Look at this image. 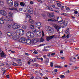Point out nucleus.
<instances>
[{
  "label": "nucleus",
  "mask_w": 79,
  "mask_h": 79,
  "mask_svg": "<svg viewBox=\"0 0 79 79\" xmlns=\"http://www.w3.org/2000/svg\"><path fill=\"white\" fill-rule=\"evenodd\" d=\"M46 64H48V62H47V61H46L45 62H44Z\"/></svg>",
  "instance_id": "obj_56"
},
{
  "label": "nucleus",
  "mask_w": 79,
  "mask_h": 79,
  "mask_svg": "<svg viewBox=\"0 0 79 79\" xmlns=\"http://www.w3.org/2000/svg\"><path fill=\"white\" fill-rule=\"evenodd\" d=\"M25 15L27 16V17H28L29 15V14L27 13H26L25 14Z\"/></svg>",
  "instance_id": "obj_44"
},
{
  "label": "nucleus",
  "mask_w": 79,
  "mask_h": 79,
  "mask_svg": "<svg viewBox=\"0 0 79 79\" xmlns=\"http://www.w3.org/2000/svg\"><path fill=\"white\" fill-rule=\"evenodd\" d=\"M11 52V53H15V51H12Z\"/></svg>",
  "instance_id": "obj_64"
},
{
  "label": "nucleus",
  "mask_w": 79,
  "mask_h": 79,
  "mask_svg": "<svg viewBox=\"0 0 79 79\" xmlns=\"http://www.w3.org/2000/svg\"><path fill=\"white\" fill-rule=\"evenodd\" d=\"M14 6L15 7H18L19 6V4L18 2H15L14 3Z\"/></svg>",
  "instance_id": "obj_20"
},
{
  "label": "nucleus",
  "mask_w": 79,
  "mask_h": 79,
  "mask_svg": "<svg viewBox=\"0 0 79 79\" xmlns=\"http://www.w3.org/2000/svg\"><path fill=\"white\" fill-rule=\"evenodd\" d=\"M9 16H6L4 17H2V18H0V24H3L5 23V21H5H6V19H9L10 18H9Z\"/></svg>",
  "instance_id": "obj_2"
},
{
  "label": "nucleus",
  "mask_w": 79,
  "mask_h": 79,
  "mask_svg": "<svg viewBox=\"0 0 79 79\" xmlns=\"http://www.w3.org/2000/svg\"><path fill=\"white\" fill-rule=\"evenodd\" d=\"M12 65H13V66H18V64H16V63H15V62H13L12 63Z\"/></svg>",
  "instance_id": "obj_34"
},
{
  "label": "nucleus",
  "mask_w": 79,
  "mask_h": 79,
  "mask_svg": "<svg viewBox=\"0 0 79 79\" xmlns=\"http://www.w3.org/2000/svg\"><path fill=\"white\" fill-rule=\"evenodd\" d=\"M30 4H31V5H32V4H33V3H34V2L32 1H31L30 2Z\"/></svg>",
  "instance_id": "obj_49"
},
{
  "label": "nucleus",
  "mask_w": 79,
  "mask_h": 79,
  "mask_svg": "<svg viewBox=\"0 0 79 79\" xmlns=\"http://www.w3.org/2000/svg\"><path fill=\"white\" fill-rule=\"evenodd\" d=\"M7 35L8 37H11V36H12L14 34V32H8L6 34Z\"/></svg>",
  "instance_id": "obj_14"
},
{
  "label": "nucleus",
  "mask_w": 79,
  "mask_h": 79,
  "mask_svg": "<svg viewBox=\"0 0 79 79\" xmlns=\"http://www.w3.org/2000/svg\"><path fill=\"white\" fill-rule=\"evenodd\" d=\"M73 68L74 70H77L79 69V67H78L74 66L73 67Z\"/></svg>",
  "instance_id": "obj_23"
},
{
  "label": "nucleus",
  "mask_w": 79,
  "mask_h": 79,
  "mask_svg": "<svg viewBox=\"0 0 79 79\" xmlns=\"http://www.w3.org/2000/svg\"><path fill=\"white\" fill-rule=\"evenodd\" d=\"M54 37H55V35H53L50 36H47L46 37V40L47 41H49L50 40H51V39H53Z\"/></svg>",
  "instance_id": "obj_12"
},
{
  "label": "nucleus",
  "mask_w": 79,
  "mask_h": 79,
  "mask_svg": "<svg viewBox=\"0 0 79 79\" xmlns=\"http://www.w3.org/2000/svg\"><path fill=\"white\" fill-rule=\"evenodd\" d=\"M30 63H31V61H30V60H29L28 62V64H30Z\"/></svg>",
  "instance_id": "obj_60"
},
{
  "label": "nucleus",
  "mask_w": 79,
  "mask_h": 79,
  "mask_svg": "<svg viewBox=\"0 0 79 79\" xmlns=\"http://www.w3.org/2000/svg\"><path fill=\"white\" fill-rule=\"evenodd\" d=\"M12 28L14 29H17L20 28V25L16 24H14L12 25Z\"/></svg>",
  "instance_id": "obj_6"
},
{
  "label": "nucleus",
  "mask_w": 79,
  "mask_h": 79,
  "mask_svg": "<svg viewBox=\"0 0 79 79\" xmlns=\"http://www.w3.org/2000/svg\"><path fill=\"white\" fill-rule=\"evenodd\" d=\"M18 64L19 66H21V64H22V63L21 62H19L18 63Z\"/></svg>",
  "instance_id": "obj_42"
},
{
  "label": "nucleus",
  "mask_w": 79,
  "mask_h": 79,
  "mask_svg": "<svg viewBox=\"0 0 79 79\" xmlns=\"http://www.w3.org/2000/svg\"><path fill=\"white\" fill-rule=\"evenodd\" d=\"M32 31L34 32V33L36 32V30L35 29V28H33Z\"/></svg>",
  "instance_id": "obj_38"
},
{
  "label": "nucleus",
  "mask_w": 79,
  "mask_h": 79,
  "mask_svg": "<svg viewBox=\"0 0 79 79\" xmlns=\"http://www.w3.org/2000/svg\"><path fill=\"white\" fill-rule=\"evenodd\" d=\"M65 58H64V57H61V59L62 60H64Z\"/></svg>",
  "instance_id": "obj_55"
},
{
  "label": "nucleus",
  "mask_w": 79,
  "mask_h": 79,
  "mask_svg": "<svg viewBox=\"0 0 79 79\" xmlns=\"http://www.w3.org/2000/svg\"><path fill=\"white\" fill-rule=\"evenodd\" d=\"M26 41V38H20L19 40V42H22V43H24Z\"/></svg>",
  "instance_id": "obj_10"
},
{
  "label": "nucleus",
  "mask_w": 79,
  "mask_h": 79,
  "mask_svg": "<svg viewBox=\"0 0 79 79\" xmlns=\"http://www.w3.org/2000/svg\"><path fill=\"white\" fill-rule=\"evenodd\" d=\"M12 38L13 40H17V39H19V36L18 35H16L12 36Z\"/></svg>",
  "instance_id": "obj_18"
},
{
  "label": "nucleus",
  "mask_w": 79,
  "mask_h": 79,
  "mask_svg": "<svg viewBox=\"0 0 79 79\" xmlns=\"http://www.w3.org/2000/svg\"><path fill=\"white\" fill-rule=\"evenodd\" d=\"M69 61H71V62H73V61L72 60V59L71 58H69Z\"/></svg>",
  "instance_id": "obj_48"
},
{
  "label": "nucleus",
  "mask_w": 79,
  "mask_h": 79,
  "mask_svg": "<svg viewBox=\"0 0 79 79\" xmlns=\"http://www.w3.org/2000/svg\"><path fill=\"white\" fill-rule=\"evenodd\" d=\"M20 5L21 6H24V5H25V4L24 3L21 2L20 3Z\"/></svg>",
  "instance_id": "obj_31"
},
{
  "label": "nucleus",
  "mask_w": 79,
  "mask_h": 79,
  "mask_svg": "<svg viewBox=\"0 0 79 79\" xmlns=\"http://www.w3.org/2000/svg\"><path fill=\"white\" fill-rule=\"evenodd\" d=\"M13 14L11 12H9V17H12Z\"/></svg>",
  "instance_id": "obj_26"
},
{
  "label": "nucleus",
  "mask_w": 79,
  "mask_h": 79,
  "mask_svg": "<svg viewBox=\"0 0 79 79\" xmlns=\"http://www.w3.org/2000/svg\"><path fill=\"white\" fill-rule=\"evenodd\" d=\"M16 34V35H20V30H18L16 31L15 32Z\"/></svg>",
  "instance_id": "obj_21"
},
{
  "label": "nucleus",
  "mask_w": 79,
  "mask_h": 79,
  "mask_svg": "<svg viewBox=\"0 0 79 79\" xmlns=\"http://www.w3.org/2000/svg\"><path fill=\"white\" fill-rule=\"evenodd\" d=\"M69 10V8L68 7H67L66 9V10Z\"/></svg>",
  "instance_id": "obj_61"
},
{
  "label": "nucleus",
  "mask_w": 79,
  "mask_h": 79,
  "mask_svg": "<svg viewBox=\"0 0 79 79\" xmlns=\"http://www.w3.org/2000/svg\"><path fill=\"white\" fill-rule=\"evenodd\" d=\"M50 66L51 67H52L53 66V62H50Z\"/></svg>",
  "instance_id": "obj_45"
},
{
  "label": "nucleus",
  "mask_w": 79,
  "mask_h": 79,
  "mask_svg": "<svg viewBox=\"0 0 79 79\" xmlns=\"http://www.w3.org/2000/svg\"><path fill=\"white\" fill-rule=\"evenodd\" d=\"M32 41L31 40L28 39L26 40V42L27 44H28V45H31L32 42Z\"/></svg>",
  "instance_id": "obj_11"
},
{
  "label": "nucleus",
  "mask_w": 79,
  "mask_h": 79,
  "mask_svg": "<svg viewBox=\"0 0 79 79\" xmlns=\"http://www.w3.org/2000/svg\"><path fill=\"white\" fill-rule=\"evenodd\" d=\"M24 34V31L23 29L20 30V35H22Z\"/></svg>",
  "instance_id": "obj_19"
},
{
  "label": "nucleus",
  "mask_w": 79,
  "mask_h": 79,
  "mask_svg": "<svg viewBox=\"0 0 79 79\" xmlns=\"http://www.w3.org/2000/svg\"><path fill=\"white\" fill-rule=\"evenodd\" d=\"M50 7H52V8H55V6L53 5H50Z\"/></svg>",
  "instance_id": "obj_40"
},
{
  "label": "nucleus",
  "mask_w": 79,
  "mask_h": 79,
  "mask_svg": "<svg viewBox=\"0 0 79 79\" xmlns=\"http://www.w3.org/2000/svg\"><path fill=\"white\" fill-rule=\"evenodd\" d=\"M47 8L50 11H53V9L48 6H47Z\"/></svg>",
  "instance_id": "obj_25"
},
{
  "label": "nucleus",
  "mask_w": 79,
  "mask_h": 79,
  "mask_svg": "<svg viewBox=\"0 0 79 79\" xmlns=\"http://www.w3.org/2000/svg\"><path fill=\"white\" fill-rule=\"evenodd\" d=\"M45 45V44H41L39 45L38 47H40V46H44Z\"/></svg>",
  "instance_id": "obj_46"
},
{
  "label": "nucleus",
  "mask_w": 79,
  "mask_h": 79,
  "mask_svg": "<svg viewBox=\"0 0 79 79\" xmlns=\"http://www.w3.org/2000/svg\"><path fill=\"white\" fill-rule=\"evenodd\" d=\"M48 21H51V22H55V21H58L59 24H63V19L61 17H59L57 18V19H48Z\"/></svg>",
  "instance_id": "obj_1"
},
{
  "label": "nucleus",
  "mask_w": 79,
  "mask_h": 79,
  "mask_svg": "<svg viewBox=\"0 0 79 79\" xmlns=\"http://www.w3.org/2000/svg\"><path fill=\"white\" fill-rule=\"evenodd\" d=\"M51 17L52 18V19H54V17L53 16V15H51Z\"/></svg>",
  "instance_id": "obj_63"
},
{
  "label": "nucleus",
  "mask_w": 79,
  "mask_h": 79,
  "mask_svg": "<svg viewBox=\"0 0 79 79\" xmlns=\"http://www.w3.org/2000/svg\"><path fill=\"white\" fill-rule=\"evenodd\" d=\"M7 3L9 5L11 6L13 4V1L12 0H7Z\"/></svg>",
  "instance_id": "obj_8"
},
{
  "label": "nucleus",
  "mask_w": 79,
  "mask_h": 79,
  "mask_svg": "<svg viewBox=\"0 0 79 79\" xmlns=\"http://www.w3.org/2000/svg\"><path fill=\"white\" fill-rule=\"evenodd\" d=\"M60 77L61 78V79H63V78H64V77H65L64 76V75H60Z\"/></svg>",
  "instance_id": "obj_33"
},
{
  "label": "nucleus",
  "mask_w": 79,
  "mask_h": 79,
  "mask_svg": "<svg viewBox=\"0 0 79 79\" xmlns=\"http://www.w3.org/2000/svg\"><path fill=\"white\" fill-rule=\"evenodd\" d=\"M35 27H38V29H40L41 27H42V25H41V23L40 22L35 23Z\"/></svg>",
  "instance_id": "obj_5"
},
{
  "label": "nucleus",
  "mask_w": 79,
  "mask_h": 79,
  "mask_svg": "<svg viewBox=\"0 0 79 79\" xmlns=\"http://www.w3.org/2000/svg\"><path fill=\"white\" fill-rule=\"evenodd\" d=\"M33 53L35 54H37L38 53V52L36 51H35L33 52Z\"/></svg>",
  "instance_id": "obj_43"
},
{
  "label": "nucleus",
  "mask_w": 79,
  "mask_h": 79,
  "mask_svg": "<svg viewBox=\"0 0 79 79\" xmlns=\"http://www.w3.org/2000/svg\"><path fill=\"white\" fill-rule=\"evenodd\" d=\"M55 55V53H52L51 54V55L52 56H53V55Z\"/></svg>",
  "instance_id": "obj_57"
},
{
  "label": "nucleus",
  "mask_w": 79,
  "mask_h": 79,
  "mask_svg": "<svg viewBox=\"0 0 79 79\" xmlns=\"http://www.w3.org/2000/svg\"><path fill=\"white\" fill-rule=\"evenodd\" d=\"M9 10H16V8L15 7H11L9 8Z\"/></svg>",
  "instance_id": "obj_28"
},
{
  "label": "nucleus",
  "mask_w": 79,
  "mask_h": 79,
  "mask_svg": "<svg viewBox=\"0 0 79 79\" xmlns=\"http://www.w3.org/2000/svg\"><path fill=\"white\" fill-rule=\"evenodd\" d=\"M0 14L2 16H6V12L4 10H0Z\"/></svg>",
  "instance_id": "obj_9"
},
{
  "label": "nucleus",
  "mask_w": 79,
  "mask_h": 79,
  "mask_svg": "<svg viewBox=\"0 0 79 79\" xmlns=\"http://www.w3.org/2000/svg\"><path fill=\"white\" fill-rule=\"evenodd\" d=\"M57 5L58 6V7H61V4L59 3H57Z\"/></svg>",
  "instance_id": "obj_36"
},
{
  "label": "nucleus",
  "mask_w": 79,
  "mask_h": 79,
  "mask_svg": "<svg viewBox=\"0 0 79 79\" xmlns=\"http://www.w3.org/2000/svg\"><path fill=\"white\" fill-rule=\"evenodd\" d=\"M69 73V70H67L66 72V73L68 74Z\"/></svg>",
  "instance_id": "obj_50"
},
{
  "label": "nucleus",
  "mask_w": 79,
  "mask_h": 79,
  "mask_svg": "<svg viewBox=\"0 0 79 79\" xmlns=\"http://www.w3.org/2000/svg\"><path fill=\"white\" fill-rule=\"evenodd\" d=\"M54 27H55L57 31H60V27L58 26V25L57 24H54Z\"/></svg>",
  "instance_id": "obj_13"
},
{
  "label": "nucleus",
  "mask_w": 79,
  "mask_h": 79,
  "mask_svg": "<svg viewBox=\"0 0 79 79\" xmlns=\"http://www.w3.org/2000/svg\"><path fill=\"white\" fill-rule=\"evenodd\" d=\"M29 27L31 29H33L34 27V25H33L30 24V25Z\"/></svg>",
  "instance_id": "obj_27"
},
{
  "label": "nucleus",
  "mask_w": 79,
  "mask_h": 79,
  "mask_svg": "<svg viewBox=\"0 0 79 79\" xmlns=\"http://www.w3.org/2000/svg\"><path fill=\"white\" fill-rule=\"evenodd\" d=\"M8 20V21H13V19H11V18H9V19Z\"/></svg>",
  "instance_id": "obj_41"
},
{
  "label": "nucleus",
  "mask_w": 79,
  "mask_h": 79,
  "mask_svg": "<svg viewBox=\"0 0 79 79\" xmlns=\"http://www.w3.org/2000/svg\"><path fill=\"white\" fill-rule=\"evenodd\" d=\"M69 28H68V29H67L65 33L66 34H69V32H70V31L69 30Z\"/></svg>",
  "instance_id": "obj_32"
},
{
  "label": "nucleus",
  "mask_w": 79,
  "mask_h": 79,
  "mask_svg": "<svg viewBox=\"0 0 79 79\" xmlns=\"http://www.w3.org/2000/svg\"><path fill=\"white\" fill-rule=\"evenodd\" d=\"M6 27L8 29H10V28H11V25H10L9 24L6 26Z\"/></svg>",
  "instance_id": "obj_35"
},
{
  "label": "nucleus",
  "mask_w": 79,
  "mask_h": 79,
  "mask_svg": "<svg viewBox=\"0 0 79 79\" xmlns=\"http://www.w3.org/2000/svg\"><path fill=\"white\" fill-rule=\"evenodd\" d=\"M35 34L37 37H40L41 36V32L36 31Z\"/></svg>",
  "instance_id": "obj_15"
},
{
  "label": "nucleus",
  "mask_w": 79,
  "mask_h": 79,
  "mask_svg": "<svg viewBox=\"0 0 79 79\" xmlns=\"http://www.w3.org/2000/svg\"><path fill=\"white\" fill-rule=\"evenodd\" d=\"M28 22L31 24H33V23H34V21H33V20H32L31 19H29L28 20Z\"/></svg>",
  "instance_id": "obj_24"
},
{
  "label": "nucleus",
  "mask_w": 79,
  "mask_h": 79,
  "mask_svg": "<svg viewBox=\"0 0 79 79\" xmlns=\"http://www.w3.org/2000/svg\"><path fill=\"white\" fill-rule=\"evenodd\" d=\"M68 22L67 21H64L63 23V25L62 26V27H66L68 25Z\"/></svg>",
  "instance_id": "obj_16"
},
{
  "label": "nucleus",
  "mask_w": 79,
  "mask_h": 79,
  "mask_svg": "<svg viewBox=\"0 0 79 79\" xmlns=\"http://www.w3.org/2000/svg\"><path fill=\"white\" fill-rule=\"evenodd\" d=\"M46 61H47L48 62H49V59H48V58H46Z\"/></svg>",
  "instance_id": "obj_51"
},
{
  "label": "nucleus",
  "mask_w": 79,
  "mask_h": 79,
  "mask_svg": "<svg viewBox=\"0 0 79 79\" xmlns=\"http://www.w3.org/2000/svg\"><path fill=\"white\" fill-rule=\"evenodd\" d=\"M44 41V38H43L41 37L40 40V42H43Z\"/></svg>",
  "instance_id": "obj_37"
},
{
  "label": "nucleus",
  "mask_w": 79,
  "mask_h": 79,
  "mask_svg": "<svg viewBox=\"0 0 79 79\" xmlns=\"http://www.w3.org/2000/svg\"><path fill=\"white\" fill-rule=\"evenodd\" d=\"M38 40V39L36 38H34L32 40V44H35V43H36V42Z\"/></svg>",
  "instance_id": "obj_17"
},
{
  "label": "nucleus",
  "mask_w": 79,
  "mask_h": 79,
  "mask_svg": "<svg viewBox=\"0 0 79 79\" xmlns=\"http://www.w3.org/2000/svg\"><path fill=\"white\" fill-rule=\"evenodd\" d=\"M19 11H22V10H23V8H19Z\"/></svg>",
  "instance_id": "obj_59"
},
{
  "label": "nucleus",
  "mask_w": 79,
  "mask_h": 79,
  "mask_svg": "<svg viewBox=\"0 0 79 79\" xmlns=\"http://www.w3.org/2000/svg\"><path fill=\"white\" fill-rule=\"evenodd\" d=\"M38 2H40V3H42V1L40 0H38Z\"/></svg>",
  "instance_id": "obj_58"
},
{
  "label": "nucleus",
  "mask_w": 79,
  "mask_h": 79,
  "mask_svg": "<svg viewBox=\"0 0 79 79\" xmlns=\"http://www.w3.org/2000/svg\"><path fill=\"white\" fill-rule=\"evenodd\" d=\"M22 28L23 29H26V28H27V26L26 25H23L22 26Z\"/></svg>",
  "instance_id": "obj_29"
},
{
  "label": "nucleus",
  "mask_w": 79,
  "mask_h": 79,
  "mask_svg": "<svg viewBox=\"0 0 79 79\" xmlns=\"http://www.w3.org/2000/svg\"><path fill=\"white\" fill-rule=\"evenodd\" d=\"M57 69H55L54 70V71L55 73H56V72H57Z\"/></svg>",
  "instance_id": "obj_62"
},
{
  "label": "nucleus",
  "mask_w": 79,
  "mask_h": 79,
  "mask_svg": "<svg viewBox=\"0 0 79 79\" xmlns=\"http://www.w3.org/2000/svg\"><path fill=\"white\" fill-rule=\"evenodd\" d=\"M27 10L30 14H32V10L30 6H28L27 9Z\"/></svg>",
  "instance_id": "obj_7"
},
{
  "label": "nucleus",
  "mask_w": 79,
  "mask_h": 79,
  "mask_svg": "<svg viewBox=\"0 0 79 79\" xmlns=\"http://www.w3.org/2000/svg\"><path fill=\"white\" fill-rule=\"evenodd\" d=\"M74 14H77L78 13V12L77 11H75L74 12Z\"/></svg>",
  "instance_id": "obj_47"
},
{
  "label": "nucleus",
  "mask_w": 79,
  "mask_h": 79,
  "mask_svg": "<svg viewBox=\"0 0 79 79\" xmlns=\"http://www.w3.org/2000/svg\"><path fill=\"white\" fill-rule=\"evenodd\" d=\"M4 4V2L2 1H0V5L2 6Z\"/></svg>",
  "instance_id": "obj_30"
},
{
  "label": "nucleus",
  "mask_w": 79,
  "mask_h": 79,
  "mask_svg": "<svg viewBox=\"0 0 79 79\" xmlns=\"http://www.w3.org/2000/svg\"><path fill=\"white\" fill-rule=\"evenodd\" d=\"M1 57H5V56H6V55L4 53H3V52L2 51V52L1 53Z\"/></svg>",
  "instance_id": "obj_22"
},
{
  "label": "nucleus",
  "mask_w": 79,
  "mask_h": 79,
  "mask_svg": "<svg viewBox=\"0 0 79 79\" xmlns=\"http://www.w3.org/2000/svg\"><path fill=\"white\" fill-rule=\"evenodd\" d=\"M36 79H40V78H41V77H36Z\"/></svg>",
  "instance_id": "obj_52"
},
{
  "label": "nucleus",
  "mask_w": 79,
  "mask_h": 79,
  "mask_svg": "<svg viewBox=\"0 0 79 79\" xmlns=\"http://www.w3.org/2000/svg\"><path fill=\"white\" fill-rule=\"evenodd\" d=\"M26 35L27 37L29 38H33L34 37V34L31 32H29L27 33Z\"/></svg>",
  "instance_id": "obj_4"
},
{
  "label": "nucleus",
  "mask_w": 79,
  "mask_h": 79,
  "mask_svg": "<svg viewBox=\"0 0 79 79\" xmlns=\"http://www.w3.org/2000/svg\"><path fill=\"white\" fill-rule=\"evenodd\" d=\"M61 15H64V16H66V14L64 13H61Z\"/></svg>",
  "instance_id": "obj_39"
},
{
  "label": "nucleus",
  "mask_w": 79,
  "mask_h": 79,
  "mask_svg": "<svg viewBox=\"0 0 79 79\" xmlns=\"http://www.w3.org/2000/svg\"><path fill=\"white\" fill-rule=\"evenodd\" d=\"M25 55H27V56H29V54L26 53H25Z\"/></svg>",
  "instance_id": "obj_53"
},
{
  "label": "nucleus",
  "mask_w": 79,
  "mask_h": 79,
  "mask_svg": "<svg viewBox=\"0 0 79 79\" xmlns=\"http://www.w3.org/2000/svg\"><path fill=\"white\" fill-rule=\"evenodd\" d=\"M69 35L68 34L67 35V36L66 37H67V38H69Z\"/></svg>",
  "instance_id": "obj_54"
},
{
  "label": "nucleus",
  "mask_w": 79,
  "mask_h": 79,
  "mask_svg": "<svg viewBox=\"0 0 79 79\" xmlns=\"http://www.w3.org/2000/svg\"><path fill=\"white\" fill-rule=\"evenodd\" d=\"M46 29H47L46 30L47 32L49 33H52L54 31V29L52 27H48Z\"/></svg>",
  "instance_id": "obj_3"
}]
</instances>
